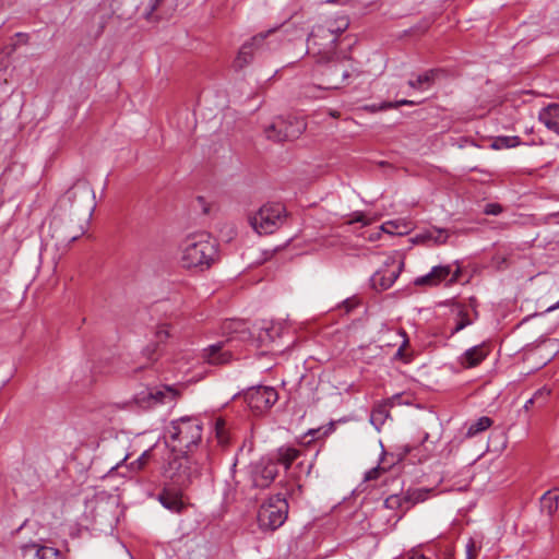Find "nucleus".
Returning a JSON list of instances; mask_svg holds the SVG:
<instances>
[{
	"label": "nucleus",
	"instance_id": "obj_14",
	"mask_svg": "<svg viewBox=\"0 0 559 559\" xmlns=\"http://www.w3.org/2000/svg\"><path fill=\"white\" fill-rule=\"evenodd\" d=\"M325 62L329 63L322 72L325 76V88H338L349 76V71L343 61H332L331 59Z\"/></svg>",
	"mask_w": 559,
	"mask_h": 559
},
{
	"label": "nucleus",
	"instance_id": "obj_21",
	"mask_svg": "<svg viewBox=\"0 0 559 559\" xmlns=\"http://www.w3.org/2000/svg\"><path fill=\"white\" fill-rule=\"evenodd\" d=\"M431 492L432 489L428 488L408 489L405 493H403L406 501V509L409 510L415 504L426 501Z\"/></svg>",
	"mask_w": 559,
	"mask_h": 559
},
{
	"label": "nucleus",
	"instance_id": "obj_17",
	"mask_svg": "<svg viewBox=\"0 0 559 559\" xmlns=\"http://www.w3.org/2000/svg\"><path fill=\"white\" fill-rule=\"evenodd\" d=\"M488 355L487 347L481 345H476L467 350L464 352V354L460 357V364L464 368H473L479 365Z\"/></svg>",
	"mask_w": 559,
	"mask_h": 559
},
{
	"label": "nucleus",
	"instance_id": "obj_25",
	"mask_svg": "<svg viewBox=\"0 0 559 559\" xmlns=\"http://www.w3.org/2000/svg\"><path fill=\"white\" fill-rule=\"evenodd\" d=\"M491 425H492V419L489 418L488 416L479 417L477 420L471 423L467 426L465 436L467 438H473V437L479 435L480 432L487 430Z\"/></svg>",
	"mask_w": 559,
	"mask_h": 559
},
{
	"label": "nucleus",
	"instance_id": "obj_43",
	"mask_svg": "<svg viewBox=\"0 0 559 559\" xmlns=\"http://www.w3.org/2000/svg\"><path fill=\"white\" fill-rule=\"evenodd\" d=\"M349 223H362L364 225H367L369 221L366 218L364 213L355 212Z\"/></svg>",
	"mask_w": 559,
	"mask_h": 559
},
{
	"label": "nucleus",
	"instance_id": "obj_38",
	"mask_svg": "<svg viewBox=\"0 0 559 559\" xmlns=\"http://www.w3.org/2000/svg\"><path fill=\"white\" fill-rule=\"evenodd\" d=\"M215 431L216 437L221 443L227 442V436L225 435V421L223 419H217L215 423Z\"/></svg>",
	"mask_w": 559,
	"mask_h": 559
},
{
	"label": "nucleus",
	"instance_id": "obj_3",
	"mask_svg": "<svg viewBox=\"0 0 559 559\" xmlns=\"http://www.w3.org/2000/svg\"><path fill=\"white\" fill-rule=\"evenodd\" d=\"M224 332L235 334L237 340L250 342L257 347H269L280 336V326L272 320L259 321L253 330L243 320H229L224 323Z\"/></svg>",
	"mask_w": 559,
	"mask_h": 559
},
{
	"label": "nucleus",
	"instance_id": "obj_31",
	"mask_svg": "<svg viewBox=\"0 0 559 559\" xmlns=\"http://www.w3.org/2000/svg\"><path fill=\"white\" fill-rule=\"evenodd\" d=\"M469 324H472V320L468 318V313L463 309H460L455 319V325L452 330V334L460 332Z\"/></svg>",
	"mask_w": 559,
	"mask_h": 559
},
{
	"label": "nucleus",
	"instance_id": "obj_22",
	"mask_svg": "<svg viewBox=\"0 0 559 559\" xmlns=\"http://www.w3.org/2000/svg\"><path fill=\"white\" fill-rule=\"evenodd\" d=\"M158 500L164 508L173 512H179L183 507L180 496L168 490H164L159 495Z\"/></svg>",
	"mask_w": 559,
	"mask_h": 559
},
{
	"label": "nucleus",
	"instance_id": "obj_11",
	"mask_svg": "<svg viewBox=\"0 0 559 559\" xmlns=\"http://www.w3.org/2000/svg\"><path fill=\"white\" fill-rule=\"evenodd\" d=\"M258 523L262 531L274 532L280 527V493L273 495L261 504Z\"/></svg>",
	"mask_w": 559,
	"mask_h": 559
},
{
	"label": "nucleus",
	"instance_id": "obj_28",
	"mask_svg": "<svg viewBox=\"0 0 559 559\" xmlns=\"http://www.w3.org/2000/svg\"><path fill=\"white\" fill-rule=\"evenodd\" d=\"M384 507L390 510H402L406 512V501L404 495H391L384 500Z\"/></svg>",
	"mask_w": 559,
	"mask_h": 559
},
{
	"label": "nucleus",
	"instance_id": "obj_36",
	"mask_svg": "<svg viewBox=\"0 0 559 559\" xmlns=\"http://www.w3.org/2000/svg\"><path fill=\"white\" fill-rule=\"evenodd\" d=\"M263 133L267 140H271L275 143L280 141V132L277 131L276 124L274 122L265 127Z\"/></svg>",
	"mask_w": 559,
	"mask_h": 559
},
{
	"label": "nucleus",
	"instance_id": "obj_2",
	"mask_svg": "<svg viewBox=\"0 0 559 559\" xmlns=\"http://www.w3.org/2000/svg\"><path fill=\"white\" fill-rule=\"evenodd\" d=\"M183 267H209L217 254L216 241L205 231L188 235L181 242Z\"/></svg>",
	"mask_w": 559,
	"mask_h": 559
},
{
	"label": "nucleus",
	"instance_id": "obj_37",
	"mask_svg": "<svg viewBox=\"0 0 559 559\" xmlns=\"http://www.w3.org/2000/svg\"><path fill=\"white\" fill-rule=\"evenodd\" d=\"M163 0H150V3L147 4V8L144 12V17L147 21L154 20V13L159 8Z\"/></svg>",
	"mask_w": 559,
	"mask_h": 559
},
{
	"label": "nucleus",
	"instance_id": "obj_12",
	"mask_svg": "<svg viewBox=\"0 0 559 559\" xmlns=\"http://www.w3.org/2000/svg\"><path fill=\"white\" fill-rule=\"evenodd\" d=\"M230 337L226 342H219L210 345L204 349L203 358L210 365H225L233 359V353L229 343L233 340H237L235 334H229Z\"/></svg>",
	"mask_w": 559,
	"mask_h": 559
},
{
	"label": "nucleus",
	"instance_id": "obj_51",
	"mask_svg": "<svg viewBox=\"0 0 559 559\" xmlns=\"http://www.w3.org/2000/svg\"><path fill=\"white\" fill-rule=\"evenodd\" d=\"M558 308H559V300H558L555 305H552V306L548 307V308H547V310H546V312L554 311V310H556V309H558Z\"/></svg>",
	"mask_w": 559,
	"mask_h": 559
},
{
	"label": "nucleus",
	"instance_id": "obj_50",
	"mask_svg": "<svg viewBox=\"0 0 559 559\" xmlns=\"http://www.w3.org/2000/svg\"><path fill=\"white\" fill-rule=\"evenodd\" d=\"M292 25H293V23L290 21H286V22L282 23V31L287 33Z\"/></svg>",
	"mask_w": 559,
	"mask_h": 559
},
{
	"label": "nucleus",
	"instance_id": "obj_8",
	"mask_svg": "<svg viewBox=\"0 0 559 559\" xmlns=\"http://www.w3.org/2000/svg\"><path fill=\"white\" fill-rule=\"evenodd\" d=\"M280 221V205L276 202L263 204L257 213L250 216L249 222L259 235H270L277 230Z\"/></svg>",
	"mask_w": 559,
	"mask_h": 559
},
{
	"label": "nucleus",
	"instance_id": "obj_4",
	"mask_svg": "<svg viewBox=\"0 0 559 559\" xmlns=\"http://www.w3.org/2000/svg\"><path fill=\"white\" fill-rule=\"evenodd\" d=\"M202 430V424L197 417H181L166 427V442L174 451L186 453L201 440Z\"/></svg>",
	"mask_w": 559,
	"mask_h": 559
},
{
	"label": "nucleus",
	"instance_id": "obj_9",
	"mask_svg": "<svg viewBox=\"0 0 559 559\" xmlns=\"http://www.w3.org/2000/svg\"><path fill=\"white\" fill-rule=\"evenodd\" d=\"M403 266V260L395 257L386 258L383 265L370 278L372 288L378 292L389 289L400 276Z\"/></svg>",
	"mask_w": 559,
	"mask_h": 559
},
{
	"label": "nucleus",
	"instance_id": "obj_41",
	"mask_svg": "<svg viewBox=\"0 0 559 559\" xmlns=\"http://www.w3.org/2000/svg\"><path fill=\"white\" fill-rule=\"evenodd\" d=\"M502 211L503 209L499 203H487L484 207V213L486 215H499Z\"/></svg>",
	"mask_w": 559,
	"mask_h": 559
},
{
	"label": "nucleus",
	"instance_id": "obj_53",
	"mask_svg": "<svg viewBox=\"0 0 559 559\" xmlns=\"http://www.w3.org/2000/svg\"><path fill=\"white\" fill-rule=\"evenodd\" d=\"M286 216H287L286 210H285V209H282V218H283V217H286Z\"/></svg>",
	"mask_w": 559,
	"mask_h": 559
},
{
	"label": "nucleus",
	"instance_id": "obj_27",
	"mask_svg": "<svg viewBox=\"0 0 559 559\" xmlns=\"http://www.w3.org/2000/svg\"><path fill=\"white\" fill-rule=\"evenodd\" d=\"M437 72L429 70L423 74H419L415 80H409L408 85L416 90H426L435 81Z\"/></svg>",
	"mask_w": 559,
	"mask_h": 559
},
{
	"label": "nucleus",
	"instance_id": "obj_52",
	"mask_svg": "<svg viewBox=\"0 0 559 559\" xmlns=\"http://www.w3.org/2000/svg\"><path fill=\"white\" fill-rule=\"evenodd\" d=\"M282 504H284L285 507H288V502L285 498H282Z\"/></svg>",
	"mask_w": 559,
	"mask_h": 559
},
{
	"label": "nucleus",
	"instance_id": "obj_40",
	"mask_svg": "<svg viewBox=\"0 0 559 559\" xmlns=\"http://www.w3.org/2000/svg\"><path fill=\"white\" fill-rule=\"evenodd\" d=\"M170 335L169 326L166 323L159 324L156 329L155 336L158 342H163Z\"/></svg>",
	"mask_w": 559,
	"mask_h": 559
},
{
	"label": "nucleus",
	"instance_id": "obj_47",
	"mask_svg": "<svg viewBox=\"0 0 559 559\" xmlns=\"http://www.w3.org/2000/svg\"><path fill=\"white\" fill-rule=\"evenodd\" d=\"M393 227H394L393 222H386L382 225V229L389 234H394Z\"/></svg>",
	"mask_w": 559,
	"mask_h": 559
},
{
	"label": "nucleus",
	"instance_id": "obj_16",
	"mask_svg": "<svg viewBox=\"0 0 559 559\" xmlns=\"http://www.w3.org/2000/svg\"><path fill=\"white\" fill-rule=\"evenodd\" d=\"M275 31L270 29L266 34H259L253 36L250 41L245 43L235 59L234 66L237 69H242L245 66H247L253 56L254 48L259 47L260 43L266 37V35L273 34Z\"/></svg>",
	"mask_w": 559,
	"mask_h": 559
},
{
	"label": "nucleus",
	"instance_id": "obj_42",
	"mask_svg": "<svg viewBox=\"0 0 559 559\" xmlns=\"http://www.w3.org/2000/svg\"><path fill=\"white\" fill-rule=\"evenodd\" d=\"M403 336L406 337V334L405 332H403ZM408 345V340L407 338H404L403 341V344L399 347L396 354H395V357L396 358H400V359H403L405 361H408L406 355H405V347Z\"/></svg>",
	"mask_w": 559,
	"mask_h": 559
},
{
	"label": "nucleus",
	"instance_id": "obj_45",
	"mask_svg": "<svg viewBox=\"0 0 559 559\" xmlns=\"http://www.w3.org/2000/svg\"><path fill=\"white\" fill-rule=\"evenodd\" d=\"M156 350H157V346H156V345H154V346H147V347L144 349L143 354H144V355H145L150 360H153V359H154V357H153V356H154V354L156 353Z\"/></svg>",
	"mask_w": 559,
	"mask_h": 559
},
{
	"label": "nucleus",
	"instance_id": "obj_10",
	"mask_svg": "<svg viewBox=\"0 0 559 559\" xmlns=\"http://www.w3.org/2000/svg\"><path fill=\"white\" fill-rule=\"evenodd\" d=\"M277 391L272 386H253L243 393V400L248 407L257 413L269 409L277 400Z\"/></svg>",
	"mask_w": 559,
	"mask_h": 559
},
{
	"label": "nucleus",
	"instance_id": "obj_49",
	"mask_svg": "<svg viewBox=\"0 0 559 559\" xmlns=\"http://www.w3.org/2000/svg\"><path fill=\"white\" fill-rule=\"evenodd\" d=\"M534 406H536V403L533 401V397H531V399H528V400L525 402V404H524L523 408H524L525 411H528L531 407H534Z\"/></svg>",
	"mask_w": 559,
	"mask_h": 559
},
{
	"label": "nucleus",
	"instance_id": "obj_18",
	"mask_svg": "<svg viewBox=\"0 0 559 559\" xmlns=\"http://www.w3.org/2000/svg\"><path fill=\"white\" fill-rule=\"evenodd\" d=\"M539 121L559 135V104H550L539 112Z\"/></svg>",
	"mask_w": 559,
	"mask_h": 559
},
{
	"label": "nucleus",
	"instance_id": "obj_35",
	"mask_svg": "<svg viewBox=\"0 0 559 559\" xmlns=\"http://www.w3.org/2000/svg\"><path fill=\"white\" fill-rule=\"evenodd\" d=\"M39 559H62L61 552L52 547L43 546Z\"/></svg>",
	"mask_w": 559,
	"mask_h": 559
},
{
	"label": "nucleus",
	"instance_id": "obj_30",
	"mask_svg": "<svg viewBox=\"0 0 559 559\" xmlns=\"http://www.w3.org/2000/svg\"><path fill=\"white\" fill-rule=\"evenodd\" d=\"M550 393L551 390L547 386H542L536 390L532 396L533 401L536 403V407H544L549 401Z\"/></svg>",
	"mask_w": 559,
	"mask_h": 559
},
{
	"label": "nucleus",
	"instance_id": "obj_15",
	"mask_svg": "<svg viewBox=\"0 0 559 559\" xmlns=\"http://www.w3.org/2000/svg\"><path fill=\"white\" fill-rule=\"evenodd\" d=\"M449 237L450 231L448 229L432 226L417 233L415 242L427 246H441L448 241Z\"/></svg>",
	"mask_w": 559,
	"mask_h": 559
},
{
	"label": "nucleus",
	"instance_id": "obj_23",
	"mask_svg": "<svg viewBox=\"0 0 559 559\" xmlns=\"http://www.w3.org/2000/svg\"><path fill=\"white\" fill-rule=\"evenodd\" d=\"M389 416V403L378 404L371 411L370 423L376 427L377 430H380Z\"/></svg>",
	"mask_w": 559,
	"mask_h": 559
},
{
	"label": "nucleus",
	"instance_id": "obj_32",
	"mask_svg": "<svg viewBox=\"0 0 559 559\" xmlns=\"http://www.w3.org/2000/svg\"><path fill=\"white\" fill-rule=\"evenodd\" d=\"M151 457V450L144 451L135 461L130 464L131 472L141 471Z\"/></svg>",
	"mask_w": 559,
	"mask_h": 559
},
{
	"label": "nucleus",
	"instance_id": "obj_46",
	"mask_svg": "<svg viewBox=\"0 0 559 559\" xmlns=\"http://www.w3.org/2000/svg\"><path fill=\"white\" fill-rule=\"evenodd\" d=\"M306 35V32L302 27H298L295 29V38L299 39L301 48H304V37Z\"/></svg>",
	"mask_w": 559,
	"mask_h": 559
},
{
	"label": "nucleus",
	"instance_id": "obj_26",
	"mask_svg": "<svg viewBox=\"0 0 559 559\" xmlns=\"http://www.w3.org/2000/svg\"><path fill=\"white\" fill-rule=\"evenodd\" d=\"M559 495L555 491H547L540 498V508L548 515H552L558 510Z\"/></svg>",
	"mask_w": 559,
	"mask_h": 559
},
{
	"label": "nucleus",
	"instance_id": "obj_13",
	"mask_svg": "<svg viewBox=\"0 0 559 559\" xmlns=\"http://www.w3.org/2000/svg\"><path fill=\"white\" fill-rule=\"evenodd\" d=\"M278 473L277 463L270 459H261L252 471V480L255 487H267Z\"/></svg>",
	"mask_w": 559,
	"mask_h": 559
},
{
	"label": "nucleus",
	"instance_id": "obj_39",
	"mask_svg": "<svg viewBox=\"0 0 559 559\" xmlns=\"http://www.w3.org/2000/svg\"><path fill=\"white\" fill-rule=\"evenodd\" d=\"M465 548H466L465 549V554H466L465 559H476L477 558L480 548L477 547L476 543L472 538L467 542Z\"/></svg>",
	"mask_w": 559,
	"mask_h": 559
},
{
	"label": "nucleus",
	"instance_id": "obj_19",
	"mask_svg": "<svg viewBox=\"0 0 559 559\" xmlns=\"http://www.w3.org/2000/svg\"><path fill=\"white\" fill-rule=\"evenodd\" d=\"M307 124L302 118L294 117L282 123V133L285 140L293 141L298 139L306 130Z\"/></svg>",
	"mask_w": 559,
	"mask_h": 559
},
{
	"label": "nucleus",
	"instance_id": "obj_24",
	"mask_svg": "<svg viewBox=\"0 0 559 559\" xmlns=\"http://www.w3.org/2000/svg\"><path fill=\"white\" fill-rule=\"evenodd\" d=\"M43 546L35 542L21 544L17 547V552L22 559H39Z\"/></svg>",
	"mask_w": 559,
	"mask_h": 559
},
{
	"label": "nucleus",
	"instance_id": "obj_20",
	"mask_svg": "<svg viewBox=\"0 0 559 559\" xmlns=\"http://www.w3.org/2000/svg\"><path fill=\"white\" fill-rule=\"evenodd\" d=\"M51 228H52L51 236H52V238H55L57 240L58 245H69L71 242H73L74 240H76L83 234L82 229L75 234L67 233L66 228L60 225V222L56 221V219L51 223Z\"/></svg>",
	"mask_w": 559,
	"mask_h": 559
},
{
	"label": "nucleus",
	"instance_id": "obj_1",
	"mask_svg": "<svg viewBox=\"0 0 559 559\" xmlns=\"http://www.w3.org/2000/svg\"><path fill=\"white\" fill-rule=\"evenodd\" d=\"M349 26L345 15L326 16L317 23L307 38V52L319 57V61H330L334 55L340 34Z\"/></svg>",
	"mask_w": 559,
	"mask_h": 559
},
{
	"label": "nucleus",
	"instance_id": "obj_29",
	"mask_svg": "<svg viewBox=\"0 0 559 559\" xmlns=\"http://www.w3.org/2000/svg\"><path fill=\"white\" fill-rule=\"evenodd\" d=\"M520 144L518 136H498L491 144L495 150L511 148Z\"/></svg>",
	"mask_w": 559,
	"mask_h": 559
},
{
	"label": "nucleus",
	"instance_id": "obj_54",
	"mask_svg": "<svg viewBox=\"0 0 559 559\" xmlns=\"http://www.w3.org/2000/svg\"><path fill=\"white\" fill-rule=\"evenodd\" d=\"M286 518H287V515H285L284 518L282 516V520H281L282 525L284 524Z\"/></svg>",
	"mask_w": 559,
	"mask_h": 559
},
{
	"label": "nucleus",
	"instance_id": "obj_34",
	"mask_svg": "<svg viewBox=\"0 0 559 559\" xmlns=\"http://www.w3.org/2000/svg\"><path fill=\"white\" fill-rule=\"evenodd\" d=\"M299 455V451L293 448H287L284 452H282V465H285L287 468L289 464L296 460Z\"/></svg>",
	"mask_w": 559,
	"mask_h": 559
},
{
	"label": "nucleus",
	"instance_id": "obj_5",
	"mask_svg": "<svg viewBox=\"0 0 559 559\" xmlns=\"http://www.w3.org/2000/svg\"><path fill=\"white\" fill-rule=\"evenodd\" d=\"M179 397V392L171 385L146 386L134 394V404L142 409L157 405L173 406Z\"/></svg>",
	"mask_w": 559,
	"mask_h": 559
},
{
	"label": "nucleus",
	"instance_id": "obj_33",
	"mask_svg": "<svg viewBox=\"0 0 559 559\" xmlns=\"http://www.w3.org/2000/svg\"><path fill=\"white\" fill-rule=\"evenodd\" d=\"M416 104H418V103L415 100H409V99H400L396 102H384L381 104L380 109H393V108H399L400 106H414Z\"/></svg>",
	"mask_w": 559,
	"mask_h": 559
},
{
	"label": "nucleus",
	"instance_id": "obj_44",
	"mask_svg": "<svg viewBox=\"0 0 559 559\" xmlns=\"http://www.w3.org/2000/svg\"><path fill=\"white\" fill-rule=\"evenodd\" d=\"M379 473H380V468L379 467H373L371 469H369L366 475H365V480H373V479H377L378 476H379Z\"/></svg>",
	"mask_w": 559,
	"mask_h": 559
},
{
	"label": "nucleus",
	"instance_id": "obj_6",
	"mask_svg": "<svg viewBox=\"0 0 559 559\" xmlns=\"http://www.w3.org/2000/svg\"><path fill=\"white\" fill-rule=\"evenodd\" d=\"M199 474V467L186 454L174 456L164 468V475L181 488L191 484Z\"/></svg>",
	"mask_w": 559,
	"mask_h": 559
},
{
	"label": "nucleus",
	"instance_id": "obj_7",
	"mask_svg": "<svg viewBox=\"0 0 559 559\" xmlns=\"http://www.w3.org/2000/svg\"><path fill=\"white\" fill-rule=\"evenodd\" d=\"M462 275V269L457 261L453 264L436 265L429 273L415 278L416 286L435 287L441 283L453 285Z\"/></svg>",
	"mask_w": 559,
	"mask_h": 559
},
{
	"label": "nucleus",
	"instance_id": "obj_48",
	"mask_svg": "<svg viewBox=\"0 0 559 559\" xmlns=\"http://www.w3.org/2000/svg\"><path fill=\"white\" fill-rule=\"evenodd\" d=\"M408 559H429V558H427L426 556H424L423 554H420L418 551H412Z\"/></svg>",
	"mask_w": 559,
	"mask_h": 559
}]
</instances>
